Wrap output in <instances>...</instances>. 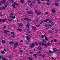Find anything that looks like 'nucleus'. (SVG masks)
Returning a JSON list of instances; mask_svg holds the SVG:
<instances>
[{
	"mask_svg": "<svg viewBox=\"0 0 60 60\" xmlns=\"http://www.w3.org/2000/svg\"><path fill=\"white\" fill-rule=\"evenodd\" d=\"M48 27H49L51 28L52 27V26L50 24H49Z\"/></svg>",
	"mask_w": 60,
	"mask_h": 60,
	"instance_id": "nucleus-27",
	"label": "nucleus"
},
{
	"mask_svg": "<svg viewBox=\"0 0 60 60\" xmlns=\"http://www.w3.org/2000/svg\"><path fill=\"white\" fill-rule=\"evenodd\" d=\"M26 26L27 27L29 28V29H30V26H29V25H26Z\"/></svg>",
	"mask_w": 60,
	"mask_h": 60,
	"instance_id": "nucleus-38",
	"label": "nucleus"
},
{
	"mask_svg": "<svg viewBox=\"0 0 60 60\" xmlns=\"http://www.w3.org/2000/svg\"><path fill=\"white\" fill-rule=\"evenodd\" d=\"M34 57L35 58H36V54H34Z\"/></svg>",
	"mask_w": 60,
	"mask_h": 60,
	"instance_id": "nucleus-49",
	"label": "nucleus"
},
{
	"mask_svg": "<svg viewBox=\"0 0 60 60\" xmlns=\"http://www.w3.org/2000/svg\"><path fill=\"white\" fill-rule=\"evenodd\" d=\"M52 11L53 13H56V11H55V9H52Z\"/></svg>",
	"mask_w": 60,
	"mask_h": 60,
	"instance_id": "nucleus-11",
	"label": "nucleus"
},
{
	"mask_svg": "<svg viewBox=\"0 0 60 60\" xmlns=\"http://www.w3.org/2000/svg\"><path fill=\"white\" fill-rule=\"evenodd\" d=\"M42 56L43 58H44V57H45V55H44Z\"/></svg>",
	"mask_w": 60,
	"mask_h": 60,
	"instance_id": "nucleus-54",
	"label": "nucleus"
},
{
	"mask_svg": "<svg viewBox=\"0 0 60 60\" xmlns=\"http://www.w3.org/2000/svg\"><path fill=\"white\" fill-rule=\"evenodd\" d=\"M26 45H27L28 44H29V42H26Z\"/></svg>",
	"mask_w": 60,
	"mask_h": 60,
	"instance_id": "nucleus-51",
	"label": "nucleus"
},
{
	"mask_svg": "<svg viewBox=\"0 0 60 60\" xmlns=\"http://www.w3.org/2000/svg\"><path fill=\"white\" fill-rule=\"evenodd\" d=\"M27 18H26V17H25L24 19V20H27Z\"/></svg>",
	"mask_w": 60,
	"mask_h": 60,
	"instance_id": "nucleus-52",
	"label": "nucleus"
},
{
	"mask_svg": "<svg viewBox=\"0 0 60 60\" xmlns=\"http://www.w3.org/2000/svg\"><path fill=\"white\" fill-rule=\"evenodd\" d=\"M55 5L56 6H58V3L57 2L56 3H55Z\"/></svg>",
	"mask_w": 60,
	"mask_h": 60,
	"instance_id": "nucleus-18",
	"label": "nucleus"
},
{
	"mask_svg": "<svg viewBox=\"0 0 60 60\" xmlns=\"http://www.w3.org/2000/svg\"><path fill=\"white\" fill-rule=\"evenodd\" d=\"M36 26L37 27H39V26H40V25H36Z\"/></svg>",
	"mask_w": 60,
	"mask_h": 60,
	"instance_id": "nucleus-50",
	"label": "nucleus"
},
{
	"mask_svg": "<svg viewBox=\"0 0 60 60\" xmlns=\"http://www.w3.org/2000/svg\"><path fill=\"white\" fill-rule=\"evenodd\" d=\"M20 52L21 53H22V52H23V51H22V50H20Z\"/></svg>",
	"mask_w": 60,
	"mask_h": 60,
	"instance_id": "nucleus-53",
	"label": "nucleus"
},
{
	"mask_svg": "<svg viewBox=\"0 0 60 60\" xmlns=\"http://www.w3.org/2000/svg\"><path fill=\"white\" fill-rule=\"evenodd\" d=\"M38 49L39 50H41V47L39 46L38 48Z\"/></svg>",
	"mask_w": 60,
	"mask_h": 60,
	"instance_id": "nucleus-12",
	"label": "nucleus"
},
{
	"mask_svg": "<svg viewBox=\"0 0 60 60\" xmlns=\"http://www.w3.org/2000/svg\"><path fill=\"white\" fill-rule=\"evenodd\" d=\"M14 44V43L12 41L9 42V44H10V45H12V44Z\"/></svg>",
	"mask_w": 60,
	"mask_h": 60,
	"instance_id": "nucleus-13",
	"label": "nucleus"
},
{
	"mask_svg": "<svg viewBox=\"0 0 60 60\" xmlns=\"http://www.w3.org/2000/svg\"><path fill=\"white\" fill-rule=\"evenodd\" d=\"M0 52L1 54H4V53H5V52L4 51H2Z\"/></svg>",
	"mask_w": 60,
	"mask_h": 60,
	"instance_id": "nucleus-24",
	"label": "nucleus"
},
{
	"mask_svg": "<svg viewBox=\"0 0 60 60\" xmlns=\"http://www.w3.org/2000/svg\"><path fill=\"white\" fill-rule=\"evenodd\" d=\"M9 1L10 2H11L12 3H13L14 2V0H9Z\"/></svg>",
	"mask_w": 60,
	"mask_h": 60,
	"instance_id": "nucleus-28",
	"label": "nucleus"
},
{
	"mask_svg": "<svg viewBox=\"0 0 60 60\" xmlns=\"http://www.w3.org/2000/svg\"><path fill=\"white\" fill-rule=\"evenodd\" d=\"M23 25V24L22 23H20L19 25V27H22V26Z\"/></svg>",
	"mask_w": 60,
	"mask_h": 60,
	"instance_id": "nucleus-7",
	"label": "nucleus"
},
{
	"mask_svg": "<svg viewBox=\"0 0 60 60\" xmlns=\"http://www.w3.org/2000/svg\"><path fill=\"white\" fill-rule=\"evenodd\" d=\"M24 0H21L20 1L22 3H24Z\"/></svg>",
	"mask_w": 60,
	"mask_h": 60,
	"instance_id": "nucleus-33",
	"label": "nucleus"
},
{
	"mask_svg": "<svg viewBox=\"0 0 60 60\" xmlns=\"http://www.w3.org/2000/svg\"><path fill=\"white\" fill-rule=\"evenodd\" d=\"M45 14H48V12H46L45 13Z\"/></svg>",
	"mask_w": 60,
	"mask_h": 60,
	"instance_id": "nucleus-64",
	"label": "nucleus"
},
{
	"mask_svg": "<svg viewBox=\"0 0 60 60\" xmlns=\"http://www.w3.org/2000/svg\"><path fill=\"white\" fill-rule=\"evenodd\" d=\"M35 45H34V43H32V44L30 46V47L31 48H32L33 47H34L35 46Z\"/></svg>",
	"mask_w": 60,
	"mask_h": 60,
	"instance_id": "nucleus-4",
	"label": "nucleus"
},
{
	"mask_svg": "<svg viewBox=\"0 0 60 60\" xmlns=\"http://www.w3.org/2000/svg\"><path fill=\"white\" fill-rule=\"evenodd\" d=\"M43 22V21H41V22H40V23H40V24H42V22Z\"/></svg>",
	"mask_w": 60,
	"mask_h": 60,
	"instance_id": "nucleus-42",
	"label": "nucleus"
},
{
	"mask_svg": "<svg viewBox=\"0 0 60 60\" xmlns=\"http://www.w3.org/2000/svg\"><path fill=\"white\" fill-rule=\"evenodd\" d=\"M56 2L59 3V1H60V0H56Z\"/></svg>",
	"mask_w": 60,
	"mask_h": 60,
	"instance_id": "nucleus-43",
	"label": "nucleus"
},
{
	"mask_svg": "<svg viewBox=\"0 0 60 60\" xmlns=\"http://www.w3.org/2000/svg\"><path fill=\"white\" fill-rule=\"evenodd\" d=\"M4 33H5V34H7V32H7V33H9V31H8V30H5L4 31Z\"/></svg>",
	"mask_w": 60,
	"mask_h": 60,
	"instance_id": "nucleus-10",
	"label": "nucleus"
},
{
	"mask_svg": "<svg viewBox=\"0 0 60 60\" xmlns=\"http://www.w3.org/2000/svg\"><path fill=\"white\" fill-rule=\"evenodd\" d=\"M10 15L11 16H12V15H13V13H11L10 14Z\"/></svg>",
	"mask_w": 60,
	"mask_h": 60,
	"instance_id": "nucleus-48",
	"label": "nucleus"
},
{
	"mask_svg": "<svg viewBox=\"0 0 60 60\" xmlns=\"http://www.w3.org/2000/svg\"><path fill=\"white\" fill-rule=\"evenodd\" d=\"M12 37L13 38H15V36L14 35H12Z\"/></svg>",
	"mask_w": 60,
	"mask_h": 60,
	"instance_id": "nucleus-37",
	"label": "nucleus"
},
{
	"mask_svg": "<svg viewBox=\"0 0 60 60\" xmlns=\"http://www.w3.org/2000/svg\"><path fill=\"white\" fill-rule=\"evenodd\" d=\"M39 45H40V46H44L45 47H46L47 46H50V44L49 43H48L47 44H44V43L43 42H40L39 43Z\"/></svg>",
	"mask_w": 60,
	"mask_h": 60,
	"instance_id": "nucleus-1",
	"label": "nucleus"
},
{
	"mask_svg": "<svg viewBox=\"0 0 60 60\" xmlns=\"http://www.w3.org/2000/svg\"><path fill=\"white\" fill-rule=\"evenodd\" d=\"M37 1L38 2V4H40L41 3V2H40V1L39 0H37Z\"/></svg>",
	"mask_w": 60,
	"mask_h": 60,
	"instance_id": "nucleus-22",
	"label": "nucleus"
},
{
	"mask_svg": "<svg viewBox=\"0 0 60 60\" xmlns=\"http://www.w3.org/2000/svg\"><path fill=\"white\" fill-rule=\"evenodd\" d=\"M52 42H53V43L54 41L53 40H51V44H53V43Z\"/></svg>",
	"mask_w": 60,
	"mask_h": 60,
	"instance_id": "nucleus-45",
	"label": "nucleus"
},
{
	"mask_svg": "<svg viewBox=\"0 0 60 60\" xmlns=\"http://www.w3.org/2000/svg\"><path fill=\"white\" fill-rule=\"evenodd\" d=\"M13 16L12 15H11V16L10 17V19H12Z\"/></svg>",
	"mask_w": 60,
	"mask_h": 60,
	"instance_id": "nucleus-29",
	"label": "nucleus"
},
{
	"mask_svg": "<svg viewBox=\"0 0 60 60\" xmlns=\"http://www.w3.org/2000/svg\"><path fill=\"white\" fill-rule=\"evenodd\" d=\"M8 20L9 21H10V22H12V20H11L10 19H8Z\"/></svg>",
	"mask_w": 60,
	"mask_h": 60,
	"instance_id": "nucleus-47",
	"label": "nucleus"
},
{
	"mask_svg": "<svg viewBox=\"0 0 60 60\" xmlns=\"http://www.w3.org/2000/svg\"><path fill=\"white\" fill-rule=\"evenodd\" d=\"M4 51H6V50L5 49H4Z\"/></svg>",
	"mask_w": 60,
	"mask_h": 60,
	"instance_id": "nucleus-58",
	"label": "nucleus"
},
{
	"mask_svg": "<svg viewBox=\"0 0 60 60\" xmlns=\"http://www.w3.org/2000/svg\"><path fill=\"white\" fill-rule=\"evenodd\" d=\"M27 12L28 14H32L33 13V12L32 11H29Z\"/></svg>",
	"mask_w": 60,
	"mask_h": 60,
	"instance_id": "nucleus-2",
	"label": "nucleus"
},
{
	"mask_svg": "<svg viewBox=\"0 0 60 60\" xmlns=\"http://www.w3.org/2000/svg\"><path fill=\"white\" fill-rule=\"evenodd\" d=\"M49 33H50V34L51 33V31H49Z\"/></svg>",
	"mask_w": 60,
	"mask_h": 60,
	"instance_id": "nucleus-60",
	"label": "nucleus"
},
{
	"mask_svg": "<svg viewBox=\"0 0 60 60\" xmlns=\"http://www.w3.org/2000/svg\"><path fill=\"white\" fill-rule=\"evenodd\" d=\"M12 5L13 6V8H14L15 9L16 8V7H15V5H14L13 4H12Z\"/></svg>",
	"mask_w": 60,
	"mask_h": 60,
	"instance_id": "nucleus-14",
	"label": "nucleus"
},
{
	"mask_svg": "<svg viewBox=\"0 0 60 60\" xmlns=\"http://www.w3.org/2000/svg\"><path fill=\"white\" fill-rule=\"evenodd\" d=\"M42 36L41 37V38L42 39H44V35H42Z\"/></svg>",
	"mask_w": 60,
	"mask_h": 60,
	"instance_id": "nucleus-20",
	"label": "nucleus"
},
{
	"mask_svg": "<svg viewBox=\"0 0 60 60\" xmlns=\"http://www.w3.org/2000/svg\"><path fill=\"white\" fill-rule=\"evenodd\" d=\"M35 44L36 46H38V44L37 42H35Z\"/></svg>",
	"mask_w": 60,
	"mask_h": 60,
	"instance_id": "nucleus-34",
	"label": "nucleus"
},
{
	"mask_svg": "<svg viewBox=\"0 0 60 60\" xmlns=\"http://www.w3.org/2000/svg\"><path fill=\"white\" fill-rule=\"evenodd\" d=\"M2 43L3 44H4L5 43V41L4 40H2Z\"/></svg>",
	"mask_w": 60,
	"mask_h": 60,
	"instance_id": "nucleus-17",
	"label": "nucleus"
},
{
	"mask_svg": "<svg viewBox=\"0 0 60 60\" xmlns=\"http://www.w3.org/2000/svg\"><path fill=\"white\" fill-rule=\"evenodd\" d=\"M6 2V1L5 0H2L1 2L2 4H4V3H5Z\"/></svg>",
	"mask_w": 60,
	"mask_h": 60,
	"instance_id": "nucleus-5",
	"label": "nucleus"
},
{
	"mask_svg": "<svg viewBox=\"0 0 60 60\" xmlns=\"http://www.w3.org/2000/svg\"><path fill=\"white\" fill-rule=\"evenodd\" d=\"M55 31H56V32H58L59 31L58 30H55Z\"/></svg>",
	"mask_w": 60,
	"mask_h": 60,
	"instance_id": "nucleus-61",
	"label": "nucleus"
},
{
	"mask_svg": "<svg viewBox=\"0 0 60 60\" xmlns=\"http://www.w3.org/2000/svg\"><path fill=\"white\" fill-rule=\"evenodd\" d=\"M18 44V42H16V43L14 44V45H17Z\"/></svg>",
	"mask_w": 60,
	"mask_h": 60,
	"instance_id": "nucleus-30",
	"label": "nucleus"
},
{
	"mask_svg": "<svg viewBox=\"0 0 60 60\" xmlns=\"http://www.w3.org/2000/svg\"><path fill=\"white\" fill-rule=\"evenodd\" d=\"M30 25L29 22H28V24L27 25Z\"/></svg>",
	"mask_w": 60,
	"mask_h": 60,
	"instance_id": "nucleus-62",
	"label": "nucleus"
},
{
	"mask_svg": "<svg viewBox=\"0 0 60 60\" xmlns=\"http://www.w3.org/2000/svg\"><path fill=\"white\" fill-rule=\"evenodd\" d=\"M11 33L12 34H13V35H14L15 34V33H14L13 32H11Z\"/></svg>",
	"mask_w": 60,
	"mask_h": 60,
	"instance_id": "nucleus-26",
	"label": "nucleus"
},
{
	"mask_svg": "<svg viewBox=\"0 0 60 60\" xmlns=\"http://www.w3.org/2000/svg\"><path fill=\"white\" fill-rule=\"evenodd\" d=\"M2 59L3 60H6V59H5V58L3 57L2 58Z\"/></svg>",
	"mask_w": 60,
	"mask_h": 60,
	"instance_id": "nucleus-44",
	"label": "nucleus"
},
{
	"mask_svg": "<svg viewBox=\"0 0 60 60\" xmlns=\"http://www.w3.org/2000/svg\"><path fill=\"white\" fill-rule=\"evenodd\" d=\"M27 21H29V20H30V19L29 18H27Z\"/></svg>",
	"mask_w": 60,
	"mask_h": 60,
	"instance_id": "nucleus-35",
	"label": "nucleus"
},
{
	"mask_svg": "<svg viewBox=\"0 0 60 60\" xmlns=\"http://www.w3.org/2000/svg\"><path fill=\"white\" fill-rule=\"evenodd\" d=\"M6 27L5 26H4L3 27V28H4L5 29L6 28Z\"/></svg>",
	"mask_w": 60,
	"mask_h": 60,
	"instance_id": "nucleus-63",
	"label": "nucleus"
},
{
	"mask_svg": "<svg viewBox=\"0 0 60 60\" xmlns=\"http://www.w3.org/2000/svg\"><path fill=\"white\" fill-rule=\"evenodd\" d=\"M47 4V5H49V3H48Z\"/></svg>",
	"mask_w": 60,
	"mask_h": 60,
	"instance_id": "nucleus-55",
	"label": "nucleus"
},
{
	"mask_svg": "<svg viewBox=\"0 0 60 60\" xmlns=\"http://www.w3.org/2000/svg\"><path fill=\"white\" fill-rule=\"evenodd\" d=\"M13 19H15L16 18V17H15V16H13Z\"/></svg>",
	"mask_w": 60,
	"mask_h": 60,
	"instance_id": "nucleus-40",
	"label": "nucleus"
},
{
	"mask_svg": "<svg viewBox=\"0 0 60 60\" xmlns=\"http://www.w3.org/2000/svg\"><path fill=\"white\" fill-rule=\"evenodd\" d=\"M53 50L54 52H56V51H57V49L56 48H54Z\"/></svg>",
	"mask_w": 60,
	"mask_h": 60,
	"instance_id": "nucleus-8",
	"label": "nucleus"
},
{
	"mask_svg": "<svg viewBox=\"0 0 60 60\" xmlns=\"http://www.w3.org/2000/svg\"><path fill=\"white\" fill-rule=\"evenodd\" d=\"M32 29L34 30H35L36 29V27L34 26H32Z\"/></svg>",
	"mask_w": 60,
	"mask_h": 60,
	"instance_id": "nucleus-9",
	"label": "nucleus"
},
{
	"mask_svg": "<svg viewBox=\"0 0 60 60\" xmlns=\"http://www.w3.org/2000/svg\"><path fill=\"white\" fill-rule=\"evenodd\" d=\"M6 21V19H3V22H5Z\"/></svg>",
	"mask_w": 60,
	"mask_h": 60,
	"instance_id": "nucleus-32",
	"label": "nucleus"
},
{
	"mask_svg": "<svg viewBox=\"0 0 60 60\" xmlns=\"http://www.w3.org/2000/svg\"><path fill=\"white\" fill-rule=\"evenodd\" d=\"M28 2H29V3H32V2L31 1V0H28Z\"/></svg>",
	"mask_w": 60,
	"mask_h": 60,
	"instance_id": "nucleus-46",
	"label": "nucleus"
},
{
	"mask_svg": "<svg viewBox=\"0 0 60 60\" xmlns=\"http://www.w3.org/2000/svg\"><path fill=\"white\" fill-rule=\"evenodd\" d=\"M36 13H37V12H39V11L37 10H36L35 11Z\"/></svg>",
	"mask_w": 60,
	"mask_h": 60,
	"instance_id": "nucleus-31",
	"label": "nucleus"
},
{
	"mask_svg": "<svg viewBox=\"0 0 60 60\" xmlns=\"http://www.w3.org/2000/svg\"><path fill=\"white\" fill-rule=\"evenodd\" d=\"M45 27H47L48 26V24H45Z\"/></svg>",
	"mask_w": 60,
	"mask_h": 60,
	"instance_id": "nucleus-41",
	"label": "nucleus"
},
{
	"mask_svg": "<svg viewBox=\"0 0 60 60\" xmlns=\"http://www.w3.org/2000/svg\"><path fill=\"white\" fill-rule=\"evenodd\" d=\"M29 36H26V38L27 41H29L30 40V37H29Z\"/></svg>",
	"mask_w": 60,
	"mask_h": 60,
	"instance_id": "nucleus-3",
	"label": "nucleus"
},
{
	"mask_svg": "<svg viewBox=\"0 0 60 60\" xmlns=\"http://www.w3.org/2000/svg\"><path fill=\"white\" fill-rule=\"evenodd\" d=\"M13 4L14 5H17V3L15 2H14V4Z\"/></svg>",
	"mask_w": 60,
	"mask_h": 60,
	"instance_id": "nucleus-36",
	"label": "nucleus"
},
{
	"mask_svg": "<svg viewBox=\"0 0 60 60\" xmlns=\"http://www.w3.org/2000/svg\"><path fill=\"white\" fill-rule=\"evenodd\" d=\"M27 33H30L31 32L30 31V30H27Z\"/></svg>",
	"mask_w": 60,
	"mask_h": 60,
	"instance_id": "nucleus-19",
	"label": "nucleus"
},
{
	"mask_svg": "<svg viewBox=\"0 0 60 60\" xmlns=\"http://www.w3.org/2000/svg\"><path fill=\"white\" fill-rule=\"evenodd\" d=\"M49 23H51V24H53V22H52V21L51 20H49Z\"/></svg>",
	"mask_w": 60,
	"mask_h": 60,
	"instance_id": "nucleus-25",
	"label": "nucleus"
},
{
	"mask_svg": "<svg viewBox=\"0 0 60 60\" xmlns=\"http://www.w3.org/2000/svg\"><path fill=\"white\" fill-rule=\"evenodd\" d=\"M48 21H49V19H47V20L45 19L44 20V22L45 23L48 22Z\"/></svg>",
	"mask_w": 60,
	"mask_h": 60,
	"instance_id": "nucleus-6",
	"label": "nucleus"
},
{
	"mask_svg": "<svg viewBox=\"0 0 60 60\" xmlns=\"http://www.w3.org/2000/svg\"><path fill=\"white\" fill-rule=\"evenodd\" d=\"M45 39L46 40V41H49V40H48V39H47V38H45Z\"/></svg>",
	"mask_w": 60,
	"mask_h": 60,
	"instance_id": "nucleus-56",
	"label": "nucleus"
},
{
	"mask_svg": "<svg viewBox=\"0 0 60 60\" xmlns=\"http://www.w3.org/2000/svg\"><path fill=\"white\" fill-rule=\"evenodd\" d=\"M49 52L50 53H52V51H49Z\"/></svg>",
	"mask_w": 60,
	"mask_h": 60,
	"instance_id": "nucleus-59",
	"label": "nucleus"
},
{
	"mask_svg": "<svg viewBox=\"0 0 60 60\" xmlns=\"http://www.w3.org/2000/svg\"><path fill=\"white\" fill-rule=\"evenodd\" d=\"M42 41L43 42H46V40L45 39H43Z\"/></svg>",
	"mask_w": 60,
	"mask_h": 60,
	"instance_id": "nucleus-23",
	"label": "nucleus"
},
{
	"mask_svg": "<svg viewBox=\"0 0 60 60\" xmlns=\"http://www.w3.org/2000/svg\"><path fill=\"white\" fill-rule=\"evenodd\" d=\"M42 12H40L39 13H37V15H40V14L41 13H42Z\"/></svg>",
	"mask_w": 60,
	"mask_h": 60,
	"instance_id": "nucleus-16",
	"label": "nucleus"
},
{
	"mask_svg": "<svg viewBox=\"0 0 60 60\" xmlns=\"http://www.w3.org/2000/svg\"><path fill=\"white\" fill-rule=\"evenodd\" d=\"M54 42H56L57 41V40L56 39H54Z\"/></svg>",
	"mask_w": 60,
	"mask_h": 60,
	"instance_id": "nucleus-39",
	"label": "nucleus"
},
{
	"mask_svg": "<svg viewBox=\"0 0 60 60\" xmlns=\"http://www.w3.org/2000/svg\"><path fill=\"white\" fill-rule=\"evenodd\" d=\"M3 19H0V23H2V22H3Z\"/></svg>",
	"mask_w": 60,
	"mask_h": 60,
	"instance_id": "nucleus-21",
	"label": "nucleus"
},
{
	"mask_svg": "<svg viewBox=\"0 0 60 60\" xmlns=\"http://www.w3.org/2000/svg\"><path fill=\"white\" fill-rule=\"evenodd\" d=\"M17 30L18 31H19V32H21V31L22 30L21 29H20L19 28Z\"/></svg>",
	"mask_w": 60,
	"mask_h": 60,
	"instance_id": "nucleus-15",
	"label": "nucleus"
},
{
	"mask_svg": "<svg viewBox=\"0 0 60 60\" xmlns=\"http://www.w3.org/2000/svg\"><path fill=\"white\" fill-rule=\"evenodd\" d=\"M30 5L31 6H33V5L32 4H30Z\"/></svg>",
	"mask_w": 60,
	"mask_h": 60,
	"instance_id": "nucleus-57",
	"label": "nucleus"
}]
</instances>
